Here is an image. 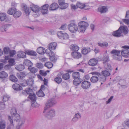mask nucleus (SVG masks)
I'll return each instance as SVG.
<instances>
[{"instance_id": "79ce46f5", "label": "nucleus", "mask_w": 129, "mask_h": 129, "mask_svg": "<svg viewBox=\"0 0 129 129\" xmlns=\"http://www.w3.org/2000/svg\"><path fill=\"white\" fill-rule=\"evenodd\" d=\"M9 79L12 81L15 82L17 81V78L14 75H11L9 77Z\"/></svg>"}, {"instance_id": "412c9836", "label": "nucleus", "mask_w": 129, "mask_h": 129, "mask_svg": "<svg viewBox=\"0 0 129 129\" xmlns=\"http://www.w3.org/2000/svg\"><path fill=\"white\" fill-rule=\"evenodd\" d=\"M26 54L28 55L35 56L37 55V53L35 51L30 50H25Z\"/></svg>"}, {"instance_id": "9b49d317", "label": "nucleus", "mask_w": 129, "mask_h": 129, "mask_svg": "<svg viewBox=\"0 0 129 129\" xmlns=\"http://www.w3.org/2000/svg\"><path fill=\"white\" fill-rule=\"evenodd\" d=\"M54 104V101L52 100H51L48 101L45 104V109L44 111V112L46 110L52 107Z\"/></svg>"}, {"instance_id": "f704fd0d", "label": "nucleus", "mask_w": 129, "mask_h": 129, "mask_svg": "<svg viewBox=\"0 0 129 129\" xmlns=\"http://www.w3.org/2000/svg\"><path fill=\"white\" fill-rule=\"evenodd\" d=\"M25 76L24 73L21 72H18L17 74V76L19 78H22L25 77Z\"/></svg>"}, {"instance_id": "4d7b16f0", "label": "nucleus", "mask_w": 129, "mask_h": 129, "mask_svg": "<svg viewBox=\"0 0 129 129\" xmlns=\"http://www.w3.org/2000/svg\"><path fill=\"white\" fill-rule=\"evenodd\" d=\"M69 38V36L67 34H63L62 35V38L61 39H67Z\"/></svg>"}, {"instance_id": "680f3d73", "label": "nucleus", "mask_w": 129, "mask_h": 129, "mask_svg": "<svg viewBox=\"0 0 129 129\" xmlns=\"http://www.w3.org/2000/svg\"><path fill=\"white\" fill-rule=\"evenodd\" d=\"M9 62L12 65H14V60L13 59H11L9 60Z\"/></svg>"}, {"instance_id": "5fc2aeb1", "label": "nucleus", "mask_w": 129, "mask_h": 129, "mask_svg": "<svg viewBox=\"0 0 129 129\" xmlns=\"http://www.w3.org/2000/svg\"><path fill=\"white\" fill-rule=\"evenodd\" d=\"M5 108V105L3 102H0V109L4 110Z\"/></svg>"}, {"instance_id": "49530a36", "label": "nucleus", "mask_w": 129, "mask_h": 129, "mask_svg": "<svg viewBox=\"0 0 129 129\" xmlns=\"http://www.w3.org/2000/svg\"><path fill=\"white\" fill-rule=\"evenodd\" d=\"M62 75L61 72L59 73L58 74V76L57 77V83L58 84L60 83L62 81V78L59 76H61Z\"/></svg>"}, {"instance_id": "a18cd8bd", "label": "nucleus", "mask_w": 129, "mask_h": 129, "mask_svg": "<svg viewBox=\"0 0 129 129\" xmlns=\"http://www.w3.org/2000/svg\"><path fill=\"white\" fill-rule=\"evenodd\" d=\"M28 69L31 72L33 73H36L37 72L38 70L37 69L34 67H32L31 66L30 67H28Z\"/></svg>"}, {"instance_id": "20e7f679", "label": "nucleus", "mask_w": 129, "mask_h": 129, "mask_svg": "<svg viewBox=\"0 0 129 129\" xmlns=\"http://www.w3.org/2000/svg\"><path fill=\"white\" fill-rule=\"evenodd\" d=\"M11 112L12 116L10 117L12 119L17 121L18 119L20 118V117L19 115L17 113L16 109L14 108H12Z\"/></svg>"}, {"instance_id": "58836bf2", "label": "nucleus", "mask_w": 129, "mask_h": 129, "mask_svg": "<svg viewBox=\"0 0 129 129\" xmlns=\"http://www.w3.org/2000/svg\"><path fill=\"white\" fill-rule=\"evenodd\" d=\"M62 77L63 79L67 80L70 78V75L69 73H67L63 75Z\"/></svg>"}, {"instance_id": "9d476101", "label": "nucleus", "mask_w": 129, "mask_h": 129, "mask_svg": "<svg viewBox=\"0 0 129 129\" xmlns=\"http://www.w3.org/2000/svg\"><path fill=\"white\" fill-rule=\"evenodd\" d=\"M58 3L61 9H65L68 6V4L65 3L64 0H58Z\"/></svg>"}, {"instance_id": "6ab92c4d", "label": "nucleus", "mask_w": 129, "mask_h": 129, "mask_svg": "<svg viewBox=\"0 0 129 129\" xmlns=\"http://www.w3.org/2000/svg\"><path fill=\"white\" fill-rule=\"evenodd\" d=\"M26 54L25 52L19 51L18 52L17 55L18 56L19 58H24L26 57Z\"/></svg>"}, {"instance_id": "5701e85b", "label": "nucleus", "mask_w": 129, "mask_h": 129, "mask_svg": "<svg viewBox=\"0 0 129 129\" xmlns=\"http://www.w3.org/2000/svg\"><path fill=\"white\" fill-rule=\"evenodd\" d=\"M82 81V80L79 78L75 79L73 81V84L77 86L80 84Z\"/></svg>"}, {"instance_id": "4be33fe9", "label": "nucleus", "mask_w": 129, "mask_h": 129, "mask_svg": "<svg viewBox=\"0 0 129 129\" xmlns=\"http://www.w3.org/2000/svg\"><path fill=\"white\" fill-rule=\"evenodd\" d=\"M13 88L15 90L18 91L22 90V86L17 84H15L12 86Z\"/></svg>"}, {"instance_id": "cd10ccee", "label": "nucleus", "mask_w": 129, "mask_h": 129, "mask_svg": "<svg viewBox=\"0 0 129 129\" xmlns=\"http://www.w3.org/2000/svg\"><path fill=\"white\" fill-rule=\"evenodd\" d=\"M90 51V48H84L82 49V50L81 51V52L83 54L85 55Z\"/></svg>"}, {"instance_id": "0e129e2a", "label": "nucleus", "mask_w": 129, "mask_h": 129, "mask_svg": "<svg viewBox=\"0 0 129 129\" xmlns=\"http://www.w3.org/2000/svg\"><path fill=\"white\" fill-rule=\"evenodd\" d=\"M26 90V93L27 94H29L30 93H31V92H32V89L30 88H26L25 89Z\"/></svg>"}, {"instance_id": "de8ad7c7", "label": "nucleus", "mask_w": 129, "mask_h": 129, "mask_svg": "<svg viewBox=\"0 0 129 129\" xmlns=\"http://www.w3.org/2000/svg\"><path fill=\"white\" fill-rule=\"evenodd\" d=\"M102 60L103 61L104 63H105L109 61V56H106L102 58Z\"/></svg>"}, {"instance_id": "f257e3e1", "label": "nucleus", "mask_w": 129, "mask_h": 129, "mask_svg": "<svg viewBox=\"0 0 129 129\" xmlns=\"http://www.w3.org/2000/svg\"><path fill=\"white\" fill-rule=\"evenodd\" d=\"M120 52V50L113 49L111 51L110 53L111 54H113L112 57L114 59L120 61L122 59V56L119 54Z\"/></svg>"}, {"instance_id": "3c124183", "label": "nucleus", "mask_w": 129, "mask_h": 129, "mask_svg": "<svg viewBox=\"0 0 129 129\" xmlns=\"http://www.w3.org/2000/svg\"><path fill=\"white\" fill-rule=\"evenodd\" d=\"M10 50L9 48L8 47H5L4 48L3 51L4 53L6 54H7L10 51Z\"/></svg>"}, {"instance_id": "09e8293b", "label": "nucleus", "mask_w": 129, "mask_h": 129, "mask_svg": "<svg viewBox=\"0 0 129 129\" xmlns=\"http://www.w3.org/2000/svg\"><path fill=\"white\" fill-rule=\"evenodd\" d=\"M37 95L39 97H43L44 96V94L42 90L40 89L37 93Z\"/></svg>"}, {"instance_id": "c85d7f7f", "label": "nucleus", "mask_w": 129, "mask_h": 129, "mask_svg": "<svg viewBox=\"0 0 129 129\" xmlns=\"http://www.w3.org/2000/svg\"><path fill=\"white\" fill-rule=\"evenodd\" d=\"M28 98L33 102L36 101V95L34 93H30Z\"/></svg>"}, {"instance_id": "37998d69", "label": "nucleus", "mask_w": 129, "mask_h": 129, "mask_svg": "<svg viewBox=\"0 0 129 129\" xmlns=\"http://www.w3.org/2000/svg\"><path fill=\"white\" fill-rule=\"evenodd\" d=\"M16 68L19 71H21L24 69V67L23 65L20 64L17 66L16 67Z\"/></svg>"}, {"instance_id": "69168bd1", "label": "nucleus", "mask_w": 129, "mask_h": 129, "mask_svg": "<svg viewBox=\"0 0 129 129\" xmlns=\"http://www.w3.org/2000/svg\"><path fill=\"white\" fill-rule=\"evenodd\" d=\"M37 67L39 68H42L43 67V64L41 63H38L36 64Z\"/></svg>"}, {"instance_id": "e2e57ef3", "label": "nucleus", "mask_w": 129, "mask_h": 129, "mask_svg": "<svg viewBox=\"0 0 129 129\" xmlns=\"http://www.w3.org/2000/svg\"><path fill=\"white\" fill-rule=\"evenodd\" d=\"M122 21L125 24L128 25L129 24V19H122Z\"/></svg>"}, {"instance_id": "bf43d9fd", "label": "nucleus", "mask_w": 129, "mask_h": 129, "mask_svg": "<svg viewBox=\"0 0 129 129\" xmlns=\"http://www.w3.org/2000/svg\"><path fill=\"white\" fill-rule=\"evenodd\" d=\"M16 121L17 122H18V123L17 124L18 125L20 126H21L24 123V122L21 120L20 119V118L18 119L17 121V120Z\"/></svg>"}, {"instance_id": "7c9ffc66", "label": "nucleus", "mask_w": 129, "mask_h": 129, "mask_svg": "<svg viewBox=\"0 0 129 129\" xmlns=\"http://www.w3.org/2000/svg\"><path fill=\"white\" fill-rule=\"evenodd\" d=\"M71 49L73 51H75L76 52L78 51L79 49V47L76 45H72L70 46Z\"/></svg>"}, {"instance_id": "052dcab7", "label": "nucleus", "mask_w": 129, "mask_h": 129, "mask_svg": "<svg viewBox=\"0 0 129 129\" xmlns=\"http://www.w3.org/2000/svg\"><path fill=\"white\" fill-rule=\"evenodd\" d=\"M9 53L10 56L12 57L16 54V52L14 50H11L10 51Z\"/></svg>"}, {"instance_id": "2eb2a0df", "label": "nucleus", "mask_w": 129, "mask_h": 129, "mask_svg": "<svg viewBox=\"0 0 129 129\" xmlns=\"http://www.w3.org/2000/svg\"><path fill=\"white\" fill-rule=\"evenodd\" d=\"M98 60L95 58L91 59L88 61L89 64L92 66H96L97 64Z\"/></svg>"}, {"instance_id": "ea45409f", "label": "nucleus", "mask_w": 129, "mask_h": 129, "mask_svg": "<svg viewBox=\"0 0 129 129\" xmlns=\"http://www.w3.org/2000/svg\"><path fill=\"white\" fill-rule=\"evenodd\" d=\"M99 79L97 76H92L90 79L91 82L93 83L96 82Z\"/></svg>"}, {"instance_id": "4c0bfd02", "label": "nucleus", "mask_w": 129, "mask_h": 129, "mask_svg": "<svg viewBox=\"0 0 129 129\" xmlns=\"http://www.w3.org/2000/svg\"><path fill=\"white\" fill-rule=\"evenodd\" d=\"M6 127V124L5 121L2 120L1 121L0 123V129H5Z\"/></svg>"}, {"instance_id": "423d86ee", "label": "nucleus", "mask_w": 129, "mask_h": 129, "mask_svg": "<svg viewBox=\"0 0 129 129\" xmlns=\"http://www.w3.org/2000/svg\"><path fill=\"white\" fill-rule=\"evenodd\" d=\"M68 29L71 32L74 33L77 30L78 27L75 23L73 22L68 25Z\"/></svg>"}, {"instance_id": "72a5a7b5", "label": "nucleus", "mask_w": 129, "mask_h": 129, "mask_svg": "<svg viewBox=\"0 0 129 129\" xmlns=\"http://www.w3.org/2000/svg\"><path fill=\"white\" fill-rule=\"evenodd\" d=\"M23 64L26 66H28V67H30L33 66V63L29 60H25Z\"/></svg>"}, {"instance_id": "bb28decb", "label": "nucleus", "mask_w": 129, "mask_h": 129, "mask_svg": "<svg viewBox=\"0 0 129 129\" xmlns=\"http://www.w3.org/2000/svg\"><path fill=\"white\" fill-rule=\"evenodd\" d=\"M115 80L117 81H119V83L121 85H122L125 82V80L124 79H121L119 76H117L115 78Z\"/></svg>"}, {"instance_id": "f03ea898", "label": "nucleus", "mask_w": 129, "mask_h": 129, "mask_svg": "<svg viewBox=\"0 0 129 129\" xmlns=\"http://www.w3.org/2000/svg\"><path fill=\"white\" fill-rule=\"evenodd\" d=\"M88 25L87 22L84 21L80 22L78 23L79 29L80 30L81 32H83L85 31Z\"/></svg>"}, {"instance_id": "4468645a", "label": "nucleus", "mask_w": 129, "mask_h": 129, "mask_svg": "<svg viewBox=\"0 0 129 129\" xmlns=\"http://www.w3.org/2000/svg\"><path fill=\"white\" fill-rule=\"evenodd\" d=\"M41 10L42 14H47L48 13V8L49 5L47 4H45L42 6Z\"/></svg>"}, {"instance_id": "a878e982", "label": "nucleus", "mask_w": 129, "mask_h": 129, "mask_svg": "<svg viewBox=\"0 0 129 129\" xmlns=\"http://www.w3.org/2000/svg\"><path fill=\"white\" fill-rule=\"evenodd\" d=\"M56 45L55 43H51L48 46V48L54 50L55 49Z\"/></svg>"}, {"instance_id": "473e14b6", "label": "nucleus", "mask_w": 129, "mask_h": 129, "mask_svg": "<svg viewBox=\"0 0 129 129\" xmlns=\"http://www.w3.org/2000/svg\"><path fill=\"white\" fill-rule=\"evenodd\" d=\"M22 13L20 11H16L13 14L14 18H17L20 16L21 15Z\"/></svg>"}, {"instance_id": "6e6552de", "label": "nucleus", "mask_w": 129, "mask_h": 129, "mask_svg": "<svg viewBox=\"0 0 129 129\" xmlns=\"http://www.w3.org/2000/svg\"><path fill=\"white\" fill-rule=\"evenodd\" d=\"M30 8L32 11L35 13H38L41 10V8L39 6L33 4L30 5Z\"/></svg>"}, {"instance_id": "f3484780", "label": "nucleus", "mask_w": 129, "mask_h": 129, "mask_svg": "<svg viewBox=\"0 0 129 129\" xmlns=\"http://www.w3.org/2000/svg\"><path fill=\"white\" fill-rule=\"evenodd\" d=\"M107 8L105 6L99 7L98 9V11L101 14L105 13L107 12Z\"/></svg>"}, {"instance_id": "338daca9", "label": "nucleus", "mask_w": 129, "mask_h": 129, "mask_svg": "<svg viewBox=\"0 0 129 129\" xmlns=\"http://www.w3.org/2000/svg\"><path fill=\"white\" fill-rule=\"evenodd\" d=\"M101 78V81H105L106 79V78L104 76L102 75L101 74V76H99Z\"/></svg>"}, {"instance_id": "c756f323", "label": "nucleus", "mask_w": 129, "mask_h": 129, "mask_svg": "<svg viewBox=\"0 0 129 129\" xmlns=\"http://www.w3.org/2000/svg\"><path fill=\"white\" fill-rule=\"evenodd\" d=\"M98 46L104 48H106L108 46V43L107 42H104L103 43H98Z\"/></svg>"}, {"instance_id": "c9c22d12", "label": "nucleus", "mask_w": 129, "mask_h": 129, "mask_svg": "<svg viewBox=\"0 0 129 129\" xmlns=\"http://www.w3.org/2000/svg\"><path fill=\"white\" fill-rule=\"evenodd\" d=\"M16 9L14 8H10L8 11V13L9 14L12 15L16 11Z\"/></svg>"}, {"instance_id": "dca6fc26", "label": "nucleus", "mask_w": 129, "mask_h": 129, "mask_svg": "<svg viewBox=\"0 0 129 129\" xmlns=\"http://www.w3.org/2000/svg\"><path fill=\"white\" fill-rule=\"evenodd\" d=\"M112 34L114 36L117 37H119L123 36L119 28L118 30L113 31Z\"/></svg>"}, {"instance_id": "2f4dec72", "label": "nucleus", "mask_w": 129, "mask_h": 129, "mask_svg": "<svg viewBox=\"0 0 129 129\" xmlns=\"http://www.w3.org/2000/svg\"><path fill=\"white\" fill-rule=\"evenodd\" d=\"M72 76L74 79L79 78L80 77V74L78 72H74L72 74Z\"/></svg>"}, {"instance_id": "b1692460", "label": "nucleus", "mask_w": 129, "mask_h": 129, "mask_svg": "<svg viewBox=\"0 0 129 129\" xmlns=\"http://www.w3.org/2000/svg\"><path fill=\"white\" fill-rule=\"evenodd\" d=\"M8 74L4 71L0 72V78L4 79L8 76Z\"/></svg>"}, {"instance_id": "774afa93", "label": "nucleus", "mask_w": 129, "mask_h": 129, "mask_svg": "<svg viewBox=\"0 0 129 129\" xmlns=\"http://www.w3.org/2000/svg\"><path fill=\"white\" fill-rule=\"evenodd\" d=\"M9 98L8 96H6L4 95L3 96V102H4L8 100V98Z\"/></svg>"}, {"instance_id": "393cba45", "label": "nucleus", "mask_w": 129, "mask_h": 129, "mask_svg": "<svg viewBox=\"0 0 129 129\" xmlns=\"http://www.w3.org/2000/svg\"><path fill=\"white\" fill-rule=\"evenodd\" d=\"M45 49L44 48L40 47L37 49V52L40 54H43L45 53Z\"/></svg>"}, {"instance_id": "8fccbe9b", "label": "nucleus", "mask_w": 129, "mask_h": 129, "mask_svg": "<svg viewBox=\"0 0 129 129\" xmlns=\"http://www.w3.org/2000/svg\"><path fill=\"white\" fill-rule=\"evenodd\" d=\"M102 73L103 75L105 77L107 76H109L110 75V73L107 71H102Z\"/></svg>"}, {"instance_id": "0eeeda50", "label": "nucleus", "mask_w": 129, "mask_h": 129, "mask_svg": "<svg viewBox=\"0 0 129 129\" xmlns=\"http://www.w3.org/2000/svg\"><path fill=\"white\" fill-rule=\"evenodd\" d=\"M119 29L122 34H123L126 35L127 34L129 31V30L127 26L125 25H122L119 28Z\"/></svg>"}, {"instance_id": "f8f14e48", "label": "nucleus", "mask_w": 129, "mask_h": 129, "mask_svg": "<svg viewBox=\"0 0 129 129\" xmlns=\"http://www.w3.org/2000/svg\"><path fill=\"white\" fill-rule=\"evenodd\" d=\"M90 82L87 81H83L81 84V86L84 89H87L90 87Z\"/></svg>"}, {"instance_id": "ddd939ff", "label": "nucleus", "mask_w": 129, "mask_h": 129, "mask_svg": "<svg viewBox=\"0 0 129 129\" xmlns=\"http://www.w3.org/2000/svg\"><path fill=\"white\" fill-rule=\"evenodd\" d=\"M71 55L73 57L76 59H79L82 56L80 53L76 51L72 52L71 53Z\"/></svg>"}, {"instance_id": "a19ab883", "label": "nucleus", "mask_w": 129, "mask_h": 129, "mask_svg": "<svg viewBox=\"0 0 129 129\" xmlns=\"http://www.w3.org/2000/svg\"><path fill=\"white\" fill-rule=\"evenodd\" d=\"M56 4L55 3L51 4L50 5L49 9L51 10H56Z\"/></svg>"}, {"instance_id": "7ed1b4c3", "label": "nucleus", "mask_w": 129, "mask_h": 129, "mask_svg": "<svg viewBox=\"0 0 129 129\" xmlns=\"http://www.w3.org/2000/svg\"><path fill=\"white\" fill-rule=\"evenodd\" d=\"M55 115V112L54 109H51L48 110L46 113L45 117L49 119H52Z\"/></svg>"}, {"instance_id": "aec40b11", "label": "nucleus", "mask_w": 129, "mask_h": 129, "mask_svg": "<svg viewBox=\"0 0 129 129\" xmlns=\"http://www.w3.org/2000/svg\"><path fill=\"white\" fill-rule=\"evenodd\" d=\"M0 20L1 21H8L6 14L4 13H0Z\"/></svg>"}, {"instance_id": "13d9d810", "label": "nucleus", "mask_w": 129, "mask_h": 129, "mask_svg": "<svg viewBox=\"0 0 129 129\" xmlns=\"http://www.w3.org/2000/svg\"><path fill=\"white\" fill-rule=\"evenodd\" d=\"M39 72L40 74L41 75L43 76H45L47 74V73H46V72H45V71L44 70H40Z\"/></svg>"}, {"instance_id": "a211bd4d", "label": "nucleus", "mask_w": 129, "mask_h": 129, "mask_svg": "<svg viewBox=\"0 0 129 129\" xmlns=\"http://www.w3.org/2000/svg\"><path fill=\"white\" fill-rule=\"evenodd\" d=\"M8 119L10 123V124L7 126V129H13L14 125L13 120L12 119L11 117L9 116H8Z\"/></svg>"}, {"instance_id": "e433bc0d", "label": "nucleus", "mask_w": 129, "mask_h": 129, "mask_svg": "<svg viewBox=\"0 0 129 129\" xmlns=\"http://www.w3.org/2000/svg\"><path fill=\"white\" fill-rule=\"evenodd\" d=\"M51 49L50 48L47 49L46 50H45V52H46L48 55L50 56L51 55H53L54 53L52 52V51L51 50Z\"/></svg>"}, {"instance_id": "864d4df0", "label": "nucleus", "mask_w": 129, "mask_h": 129, "mask_svg": "<svg viewBox=\"0 0 129 129\" xmlns=\"http://www.w3.org/2000/svg\"><path fill=\"white\" fill-rule=\"evenodd\" d=\"M31 106L34 107H38L39 106V105L35 101L32 102Z\"/></svg>"}, {"instance_id": "39448f33", "label": "nucleus", "mask_w": 129, "mask_h": 129, "mask_svg": "<svg viewBox=\"0 0 129 129\" xmlns=\"http://www.w3.org/2000/svg\"><path fill=\"white\" fill-rule=\"evenodd\" d=\"M122 50L121 51V55L122 56L127 58L129 57V46H125L122 47Z\"/></svg>"}, {"instance_id": "603ef678", "label": "nucleus", "mask_w": 129, "mask_h": 129, "mask_svg": "<svg viewBox=\"0 0 129 129\" xmlns=\"http://www.w3.org/2000/svg\"><path fill=\"white\" fill-rule=\"evenodd\" d=\"M26 81L28 85L32 86L34 83L33 80V79H30Z\"/></svg>"}, {"instance_id": "c03bdc74", "label": "nucleus", "mask_w": 129, "mask_h": 129, "mask_svg": "<svg viewBox=\"0 0 129 129\" xmlns=\"http://www.w3.org/2000/svg\"><path fill=\"white\" fill-rule=\"evenodd\" d=\"M45 66L48 68L49 69L52 67L53 64L51 62L49 61L46 62L45 64Z\"/></svg>"}, {"instance_id": "6e6d98bb", "label": "nucleus", "mask_w": 129, "mask_h": 129, "mask_svg": "<svg viewBox=\"0 0 129 129\" xmlns=\"http://www.w3.org/2000/svg\"><path fill=\"white\" fill-rule=\"evenodd\" d=\"M63 34H62L61 31H58L57 32V35L58 38L61 39L62 38V35Z\"/></svg>"}, {"instance_id": "1a4fd4ad", "label": "nucleus", "mask_w": 129, "mask_h": 129, "mask_svg": "<svg viewBox=\"0 0 129 129\" xmlns=\"http://www.w3.org/2000/svg\"><path fill=\"white\" fill-rule=\"evenodd\" d=\"M76 6L78 8L81 9H84L85 10H88L90 9V7L88 6L85 5L82 3L78 2L76 4Z\"/></svg>"}]
</instances>
